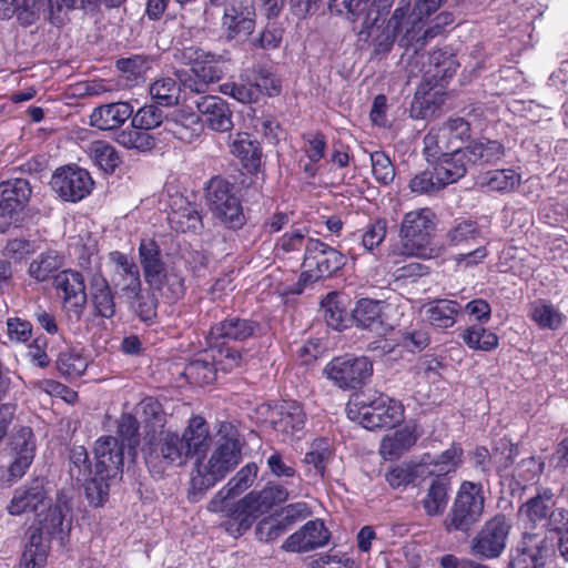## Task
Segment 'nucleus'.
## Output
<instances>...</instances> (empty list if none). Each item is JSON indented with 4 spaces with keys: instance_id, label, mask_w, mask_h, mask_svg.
Instances as JSON below:
<instances>
[{
    "instance_id": "nucleus-1",
    "label": "nucleus",
    "mask_w": 568,
    "mask_h": 568,
    "mask_svg": "<svg viewBox=\"0 0 568 568\" xmlns=\"http://www.w3.org/2000/svg\"><path fill=\"white\" fill-rule=\"evenodd\" d=\"M141 407L146 429L142 453L152 476L162 477L169 467L183 466L211 446L210 427L203 417H192L182 435H179L163 430L165 414L159 403L149 398L141 403Z\"/></svg>"
},
{
    "instance_id": "nucleus-2",
    "label": "nucleus",
    "mask_w": 568,
    "mask_h": 568,
    "mask_svg": "<svg viewBox=\"0 0 568 568\" xmlns=\"http://www.w3.org/2000/svg\"><path fill=\"white\" fill-rule=\"evenodd\" d=\"M428 17L417 4L412 7L410 0H399L385 26H379L378 20L373 29L379 30L373 38L374 52L386 54L397 41L400 47L417 53L434 38L433 30L425 29Z\"/></svg>"
},
{
    "instance_id": "nucleus-3",
    "label": "nucleus",
    "mask_w": 568,
    "mask_h": 568,
    "mask_svg": "<svg viewBox=\"0 0 568 568\" xmlns=\"http://www.w3.org/2000/svg\"><path fill=\"white\" fill-rule=\"evenodd\" d=\"M242 452L239 439L233 436L219 438L207 459L197 460L192 473L187 498L197 503L204 493L222 480L241 462Z\"/></svg>"
},
{
    "instance_id": "nucleus-4",
    "label": "nucleus",
    "mask_w": 568,
    "mask_h": 568,
    "mask_svg": "<svg viewBox=\"0 0 568 568\" xmlns=\"http://www.w3.org/2000/svg\"><path fill=\"white\" fill-rule=\"evenodd\" d=\"M287 498V489L276 483H268L263 489L248 493L229 509L225 530L235 538L242 536L260 517Z\"/></svg>"
},
{
    "instance_id": "nucleus-5",
    "label": "nucleus",
    "mask_w": 568,
    "mask_h": 568,
    "mask_svg": "<svg viewBox=\"0 0 568 568\" xmlns=\"http://www.w3.org/2000/svg\"><path fill=\"white\" fill-rule=\"evenodd\" d=\"M139 262L146 284L153 291L162 292L171 300L184 295V280L179 274L168 272L160 246L154 240H142L139 245Z\"/></svg>"
},
{
    "instance_id": "nucleus-6",
    "label": "nucleus",
    "mask_w": 568,
    "mask_h": 568,
    "mask_svg": "<svg viewBox=\"0 0 568 568\" xmlns=\"http://www.w3.org/2000/svg\"><path fill=\"white\" fill-rule=\"evenodd\" d=\"M434 213L429 209H420L404 215L400 224V254L420 258L438 256V250L432 245V233L435 230Z\"/></svg>"
},
{
    "instance_id": "nucleus-7",
    "label": "nucleus",
    "mask_w": 568,
    "mask_h": 568,
    "mask_svg": "<svg viewBox=\"0 0 568 568\" xmlns=\"http://www.w3.org/2000/svg\"><path fill=\"white\" fill-rule=\"evenodd\" d=\"M346 412L349 419L357 420L369 430L394 427L404 417L403 406L395 399L382 394L369 402L357 397L348 403Z\"/></svg>"
},
{
    "instance_id": "nucleus-8",
    "label": "nucleus",
    "mask_w": 568,
    "mask_h": 568,
    "mask_svg": "<svg viewBox=\"0 0 568 568\" xmlns=\"http://www.w3.org/2000/svg\"><path fill=\"white\" fill-rule=\"evenodd\" d=\"M484 508L483 486L473 481H463L445 519L446 530L468 532L480 520Z\"/></svg>"
},
{
    "instance_id": "nucleus-9",
    "label": "nucleus",
    "mask_w": 568,
    "mask_h": 568,
    "mask_svg": "<svg viewBox=\"0 0 568 568\" xmlns=\"http://www.w3.org/2000/svg\"><path fill=\"white\" fill-rule=\"evenodd\" d=\"M206 199L214 216L226 227L239 230L245 224V215L234 186L225 179L214 176L209 181Z\"/></svg>"
},
{
    "instance_id": "nucleus-10",
    "label": "nucleus",
    "mask_w": 568,
    "mask_h": 568,
    "mask_svg": "<svg viewBox=\"0 0 568 568\" xmlns=\"http://www.w3.org/2000/svg\"><path fill=\"white\" fill-rule=\"evenodd\" d=\"M6 452L10 457L8 481L12 484L26 475L34 459L37 438L32 428L24 425L16 426L8 436Z\"/></svg>"
},
{
    "instance_id": "nucleus-11",
    "label": "nucleus",
    "mask_w": 568,
    "mask_h": 568,
    "mask_svg": "<svg viewBox=\"0 0 568 568\" xmlns=\"http://www.w3.org/2000/svg\"><path fill=\"white\" fill-rule=\"evenodd\" d=\"M324 374L339 388L356 389L371 379L373 364L365 356H339L326 364Z\"/></svg>"
},
{
    "instance_id": "nucleus-12",
    "label": "nucleus",
    "mask_w": 568,
    "mask_h": 568,
    "mask_svg": "<svg viewBox=\"0 0 568 568\" xmlns=\"http://www.w3.org/2000/svg\"><path fill=\"white\" fill-rule=\"evenodd\" d=\"M345 264L344 255L336 248L327 245L318 239H307L305 242V253L302 274L310 281H318L329 277L341 270Z\"/></svg>"
},
{
    "instance_id": "nucleus-13",
    "label": "nucleus",
    "mask_w": 568,
    "mask_h": 568,
    "mask_svg": "<svg viewBox=\"0 0 568 568\" xmlns=\"http://www.w3.org/2000/svg\"><path fill=\"white\" fill-rule=\"evenodd\" d=\"M77 0H0V18L9 19L14 13L24 27L34 23L41 13L53 19L63 9L74 8Z\"/></svg>"
},
{
    "instance_id": "nucleus-14",
    "label": "nucleus",
    "mask_w": 568,
    "mask_h": 568,
    "mask_svg": "<svg viewBox=\"0 0 568 568\" xmlns=\"http://www.w3.org/2000/svg\"><path fill=\"white\" fill-rule=\"evenodd\" d=\"M510 529L511 525L505 516L490 518L471 539V554L485 559L498 558L506 548Z\"/></svg>"
},
{
    "instance_id": "nucleus-15",
    "label": "nucleus",
    "mask_w": 568,
    "mask_h": 568,
    "mask_svg": "<svg viewBox=\"0 0 568 568\" xmlns=\"http://www.w3.org/2000/svg\"><path fill=\"white\" fill-rule=\"evenodd\" d=\"M50 184L64 201L78 202L91 193L94 182L87 170L67 165L53 173Z\"/></svg>"
},
{
    "instance_id": "nucleus-16",
    "label": "nucleus",
    "mask_w": 568,
    "mask_h": 568,
    "mask_svg": "<svg viewBox=\"0 0 568 568\" xmlns=\"http://www.w3.org/2000/svg\"><path fill=\"white\" fill-rule=\"evenodd\" d=\"M255 8L252 0H236L226 4L221 28L227 40H244L255 28Z\"/></svg>"
},
{
    "instance_id": "nucleus-17",
    "label": "nucleus",
    "mask_w": 568,
    "mask_h": 568,
    "mask_svg": "<svg viewBox=\"0 0 568 568\" xmlns=\"http://www.w3.org/2000/svg\"><path fill=\"white\" fill-rule=\"evenodd\" d=\"M554 544L544 534L525 532L518 542L510 568H545Z\"/></svg>"
},
{
    "instance_id": "nucleus-18",
    "label": "nucleus",
    "mask_w": 568,
    "mask_h": 568,
    "mask_svg": "<svg viewBox=\"0 0 568 568\" xmlns=\"http://www.w3.org/2000/svg\"><path fill=\"white\" fill-rule=\"evenodd\" d=\"M32 190L29 181L12 179L0 183V219L3 226L17 223L26 209Z\"/></svg>"
},
{
    "instance_id": "nucleus-19",
    "label": "nucleus",
    "mask_w": 568,
    "mask_h": 568,
    "mask_svg": "<svg viewBox=\"0 0 568 568\" xmlns=\"http://www.w3.org/2000/svg\"><path fill=\"white\" fill-rule=\"evenodd\" d=\"M322 0H301V3L304 6L306 12H312L317 9L318 3ZM394 3V0H369L365 1V8L363 12L352 16L351 13L338 12L332 7V1L327 0V4L329 11L337 16L344 17L351 22L359 21L362 22V27L359 30V34L366 36V38H371L372 31L377 24V21L381 20L384 16L389 13V10Z\"/></svg>"
},
{
    "instance_id": "nucleus-20",
    "label": "nucleus",
    "mask_w": 568,
    "mask_h": 568,
    "mask_svg": "<svg viewBox=\"0 0 568 568\" xmlns=\"http://www.w3.org/2000/svg\"><path fill=\"white\" fill-rule=\"evenodd\" d=\"M125 444L113 436H103L94 445V471L104 478L122 474Z\"/></svg>"
},
{
    "instance_id": "nucleus-21",
    "label": "nucleus",
    "mask_w": 568,
    "mask_h": 568,
    "mask_svg": "<svg viewBox=\"0 0 568 568\" xmlns=\"http://www.w3.org/2000/svg\"><path fill=\"white\" fill-rule=\"evenodd\" d=\"M329 540V531L320 519L308 520L298 530L290 535L282 544L287 552H308L324 547Z\"/></svg>"
},
{
    "instance_id": "nucleus-22",
    "label": "nucleus",
    "mask_w": 568,
    "mask_h": 568,
    "mask_svg": "<svg viewBox=\"0 0 568 568\" xmlns=\"http://www.w3.org/2000/svg\"><path fill=\"white\" fill-rule=\"evenodd\" d=\"M272 425L275 432L281 434L286 442L294 437L300 438L306 423V414L296 402H283L272 412Z\"/></svg>"
},
{
    "instance_id": "nucleus-23",
    "label": "nucleus",
    "mask_w": 568,
    "mask_h": 568,
    "mask_svg": "<svg viewBox=\"0 0 568 568\" xmlns=\"http://www.w3.org/2000/svg\"><path fill=\"white\" fill-rule=\"evenodd\" d=\"M48 499L42 480L36 479L29 487H22L14 490L13 497L7 509L9 514L13 516L32 511L37 517H40L48 507Z\"/></svg>"
},
{
    "instance_id": "nucleus-24",
    "label": "nucleus",
    "mask_w": 568,
    "mask_h": 568,
    "mask_svg": "<svg viewBox=\"0 0 568 568\" xmlns=\"http://www.w3.org/2000/svg\"><path fill=\"white\" fill-rule=\"evenodd\" d=\"M556 505V499L550 488H539L536 495L528 498L518 509V517L526 527H544L549 519L550 509Z\"/></svg>"
},
{
    "instance_id": "nucleus-25",
    "label": "nucleus",
    "mask_w": 568,
    "mask_h": 568,
    "mask_svg": "<svg viewBox=\"0 0 568 568\" xmlns=\"http://www.w3.org/2000/svg\"><path fill=\"white\" fill-rule=\"evenodd\" d=\"M111 261L115 264L112 275V284L125 298L136 294L142 288V281L138 265L128 255L121 252H112Z\"/></svg>"
},
{
    "instance_id": "nucleus-26",
    "label": "nucleus",
    "mask_w": 568,
    "mask_h": 568,
    "mask_svg": "<svg viewBox=\"0 0 568 568\" xmlns=\"http://www.w3.org/2000/svg\"><path fill=\"white\" fill-rule=\"evenodd\" d=\"M203 122L216 132H227L233 128L232 111L226 101L216 95H204L196 101Z\"/></svg>"
},
{
    "instance_id": "nucleus-27",
    "label": "nucleus",
    "mask_w": 568,
    "mask_h": 568,
    "mask_svg": "<svg viewBox=\"0 0 568 568\" xmlns=\"http://www.w3.org/2000/svg\"><path fill=\"white\" fill-rule=\"evenodd\" d=\"M262 332L258 322L250 318L229 317L213 325L210 329V337L215 341H245L255 337Z\"/></svg>"
},
{
    "instance_id": "nucleus-28",
    "label": "nucleus",
    "mask_w": 568,
    "mask_h": 568,
    "mask_svg": "<svg viewBox=\"0 0 568 568\" xmlns=\"http://www.w3.org/2000/svg\"><path fill=\"white\" fill-rule=\"evenodd\" d=\"M258 471V467L255 463H248L244 467H242L234 477H232L229 483L214 496V498L209 503L210 511H223L224 510V501L226 499L233 498L248 487H251L256 479Z\"/></svg>"
},
{
    "instance_id": "nucleus-29",
    "label": "nucleus",
    "mask_w": 568,
    "mask_h": 568,
    "mask_svg": "<svg viewBox=\"0 0 568 568\" xmlns=\"http://www.w3.org/2000/svg\"><path fill=\"white\" fill-rule=\"evenodd\" d=\"M57 290L63 292L65 306L80 312L87 303L84 278L81 273L72 270L62 271L54 277Z\"/></svg>"
},
{
    "instance_id": "nucleus-30",
    "label": "nucleus",
    "mask_w": 568,
    "mask_h": 568,
    "mask_svg": "<svg viewBox=\"0 0 568 568\" xmlns=\"http://www.w3.org/2000/svg\"><path fill=\"white\" fill-rule=\"evenodd\" d=\"M90 301L98 316L103 318H112L116 313V304L114 293L106 278L95 272L91 275L89 282Z\"/></svg>"
},
{
    "instance_id": "nucleus-31",
    "label": "nucleus",
    "mask_w": 568,
    "mask_h": 568,
    "mask_svg": "<svg viewBox=\"0 0 568 568\" xmlns=\"http://www.w3.org/2000/svg\"><path fill=\"white\" fill-rule=\"evenodd\" d=\"M133 113L128 102H114L95 108L90 115L91 125L100 130L120 128Z\"/></svg>"
},
{
    "instance_id": "nucleus-32",
    "label": "nucleus",
    "mask_w": 568,
    "mask_h": 568,
    "mask_svg": "<svg viewBox=\"0 0 568 568\" xmlns=\"http://www.w3.org/2000/svg\"><path fill=\"white\" fill-rule=\"evenodd\" d=\"M352 320L364 329H368L374 334L382 336L387 332V325L382 317V302L361 298L352 311Z\"/></svg>"
},
{
    "instance_id": "nucleus-33",
    "label": "nucleus",
    "mask_w": 568,
    "mask_h": 568,
    "mask_svg": "<svg viewBox=\"0 0 568 568\" xmlns=\"http://www.w3.org/2000/svg\"><path fill=\"white\" fill-rule=\"evenodd\" d=\"M183 55L189 62L195 64L191 71L197 72L199 77H201L207 85L221 80L223 71L220 67L214 64L221 59L220 55L217 57L214 53L204 52L202 49L193 47L184 49Z\"/></svg>"
},
{
    "instance_id": "nucleus-34",
    "label": "nucleus",
    "mask_w": 568,
    "mask_h": 568,
    "mask_svg": "<svg viewBox=\"0 0 568 568\" xmlns=\"http://www.w3.org/2000/svg\"><path fill=\"white\" fill-rule=\"evenodd\" d=\"M467 155L465 149L456 148L434 163L437 174L443 178L446 185L457 182L466 174L470 168Z\"/></svg>"
},
{
    "instance_id": "nucleus-35",
    "label": "nucleus",
    "mask_w": 568,
    "mask_h": 568,
    "mask_svg": "<svg viewBox=\"0 0 568 568\" xmlns=\"http://www.w3.org/2000/svg\"><path fill=\"white\" fill-rule=\"evenodd\" d=\"M180 205L172 207L168 214V221L171 227L178 232L197 233L202 230V215L197 210V205L180 199Z\"/></svg>"
},
{
    "instance_id": "nucleus-36",
    "label": "nucleus",
    "mask_w": 568,
    "mask_h": 568,
    "mask_svg": "<svg viewBox=\"0 0 568 568\" xmlns=\"http://www.w3.org/2000/svg\"><path fill=\"white\" fill-rule=\"evenodd\" d=\"M462 305L454 300L439 298L426 306V316L430 325L438 328H449L457 322Z\"/></svg>"
},
{
    "instance_id": "nucleus-37",
    "label": "nucleus",
    "mask_w": 568,
    "mask_h": 568,
    "mask_svg": "<svg viewBox=\"0 0 568 568\" xmlns=\"http://www.w3.org/2000/svg\"><path fill=\"white\" fill-rule=\"evenodd\" d=\"M458 62L446 51L436 50L429 54V67L425 73L426 81L430 84L443 87L447 79L457 71Z\"/></svg>"
},
{
    "instance_id": "nucleus-38",
    "label": "nucleus",
    "mask_w": 568,
    "mask_h": 568,
    "mask_svg": "<svg viewBox=\"0 0 568 568\" xmlns=\"http://www.w3.org/2000/svg\"><path fill=\"white\" fill-rule=\"evenodd\" d=\"M529 317L541 329H558L566 316L548 300H536L529 304Z\"/></svg>"
},
{
    "instance_id": "nucleus-39",
    "label": "nucleus",
    "mask_w": 568,
    "mask_h": 568,
    "mask_svg": "<svg viewBox=\"0 0 568 568\" xmlns=\"http://www.w3.org/2000/svg\"><path fill=\"white\" fill-rule=\"evenodd\" d=\"M449 481L446 477L436 476L422 500L427 516L435 517L444 514L448 503Z\"/></svg>"
},
{
    "instance_id": "nucleus-40",
    "label": "nucleus",
    "mask_w": 568,
    "mask_h": 568,
    "mask_svg": "<svg viewBox=\"0 0 568 568\" xmlns=\"http://www.w3.org/2000/svg\"><path fill=\"white\" fill-rule=\"evenodd\" d=\"M417 436L408 427L385 436L381 442L379 453L385 459H396L415 445Z\"/></svg>"
},
{
    "instance_id": "nucleus-41",
    "label": "nucleus",
    "mask_w": 568,
    "mask_h": 568,
    "mask_svg": "<svg viewBox=\"0 0 568 568\" xmlns=\"http://www.w3.org/2000/svg\"><path fill=\"white\" fill-rule=\"evenodd\" d=\"M464 149L470 166L495 164L504 155V146L498 141H476Z\"/></svg>"
},
{
    "instance_id": "nucleus-42",
    "label": "nucleus",
    "mask_w": 568,
    "mask_h": 568,
    "mask_svg": "<svg viewBox=\"0 0 568 568\" xmlns=\"http://www.w3.org/2000/svg\"><path fill=\"white\" fill-rule=\"evenodd\" d=\"M169 131L179 140L191 143L202 132L203 123L195 113L179 112L168 123Z\"/></svg>"
},
{
    "instance_id": "nucleus-43",
    "label": "nucleus",
    "mask_w": 568,
    "mask_h": 568,
    "mask_svg": "<svg viewBox=\"0 0 568 568\" xmlns=\"http://www.w3.org/2000/svg\"><path fill=\"white\" fill-rule=\"evenodd\" d=\"M149 94L158 105L174 106L180 102L181 84L174 78L162 77L150 84Z\"/></svg>"
},
{
    "instance_id": "nucleus-44",
    "label": "nucleus",
    "mask_w": 568,
    "mask_h": 568,
    "mask_svg": "<svg viewBox=\"0 0 568 568\" xmlns=\"http://www.w3.org/2000/svg\"><path fill=\"white\" fill-rule=\"evenodd\" d=\"M49 536L34 530L29 538L22 554V562L26 568H41L49 554Z\"/></svg>"
},
{
    "instance_id": "nucleus-45",
    "label": "nucleus",
    "mask_w": 568,
    "mask_h": 568,
    "mask_svg": "<svg viewBox=\"0 0 568 568\" xmlns=\"http://www.w3.org/2000/svg\"><path fill=\"white\" fill-rule=\"evenodd\" d=\"M151 290L141 288L139 293L126 297L131 311L149 325L154 323L158 315V298Z\"/></svg>"
},
{
    "instance_id": "nucleus-46",
    "label": "nucleus",
    "mask_w": 568,
    "mask_h": 568,
    "mask_svg": "<svg viewBox=\"0 0 568 568\" xmlns=\"http://www.w3.org/2000/svg\"><path fill=\"white\" fill-rule=\"evenodd\" d=\"M463 342L471 349L490 352L498 346V336L480 324L468 326L460 331Z\"/></svg>"
},
{
    "instance_id": "nucleus-47",
    "label": "nucleus",
    "mask_w": 568,
    "mask_h": 568,
    "mask_svg": "<svg viewBox=\"0 0 568 568\" xmlns=\"http://www.w3.org/2000/svg\"><path fill=\"white\" fill-rule=\"evenodd\" d=\"M63 265V257L57 251H47L37 256L29 265V275L43 282L49 280Z\"/></svg>"
},
{
    "instance_id": "nucleus-48",
    "label": "nucleus",
    "mask_w": 568,
    "mask_h": 568,
    "mask_svg": "<svg viewBox=\"0 0 568 568\" xmlns=\"http://www.w3.org/2000/svg\"><path fill=\"white\" fill-rule=\"evenodd\" d=\"M183 374L190 383L203 386L212 384L216 379L217 368L211 359V356L205 354L204 357L191 361L185 366Z\"/></svg>"
},
{
    "instance_id": "nucleus-49",
    "label": "nucleus",
    "mask_w": 568,
    "mask_h": 568,
    "mask_svg": "<svg viewBox=\"0 0 568 568\" xmlns=\"http://www.w3.org/2000/svg\"><path fill=\"white\" fill-rule=\"evenodd\" d=\"M322 311L326 324L336 331L348 327V323L352 321L336 293H328L322 301Z\"/></svg>"
},
{
    "instance_id": "nucleus-50",
    "label": "nucleus",
    "mask_w": 568,
    "mask_h": 568,
    "mask_svg": "<svg viewBox=\"0 0 568 568\" xmlns=\"http://www.w3.org/2000/svg\"><path fill=\"white\" fill-rule=\"evenodd\" d=\"M424 155L429 163H435L438 159L444 156L446 152L454 150V145L450 140L443 133V130L433 128L424 136Z\"/></svg>"
},
{
    "instance_id": "nucleus-51",
    "label": "nucleus",
    "mask_w": 568,
    "mask_h": 568,
    "mask_svg": "<svg viewBox=\"0 0 568 568\" xmlns=\"http://www.w3.org/2000/svg\"><path fill=\"white\" fill-rule=\"evenodd\" d=\"M55 365L62 376L72 381L83 375L88 359L75 349H65L59 354Z\"/></svg>"
},
{
    "instance_id": "nucleus-52",
    "label": "nucleus",
    "mask_w": 568,
    "mask_h": 568,
    "mask_svg": "<svg viewBox=\"0 0 568 568\" xmlns=\"http://www.w3.org/2000/svg\"><path fill=\"white\" fill-rule=\"evenodd\" d=\"M89 155L104 172L112 173L121 160L115 149L108 142L98 140L89 146Z\"/></svg>"
},
{
    "instance_id": "nucleus-53",
    "label": "nucleus",
    "mask_w": 568,
    "mask_h": 568,
    "mask_svg": "<svg viewBox=\"0 0 568 568\" xmlns=\"http://www.w3.org/2000/svg\"><path fill=\"white\" fill-rule=\"evenodd\" d=\"M333 452L329 443L320 438L312 443L310 450L305 454L303 462L307 466H313L317 476L323 478L325 476L326 466L332 459Z\"/></svg>"
},
{
    "instance_id": "nucleus-54",
    "label": "nucleus",
    "mask_w": 568,
    "mask_h": 568,
    "mask_svg": "<svg viewBox=\"0 0 568 568\" xmlns=\"http://www.w3.org/2000/svg\"><path fill=\"white\" fill-rule=\"evenodd\" d=\"M446 185L443 178L437 174V168L433 165L417 173L409 181V189L416 194H433L443 190Z\"/></svg>"
},
{
    "instance_id": "nucleus-55",
    "label": "nucleus",
    "mask_w": 568,
    "mask_h": 568,
    "mask_svg": "<svg viewBox=\"0 0 568 568\" xmlns=\"http://www.w3.org/2000/svg\"><path fill=\"white\" fill-rule=\"evenodd\" d=\"M230 150L233 155L250 162L252 165L260 161L262 154L257 141L252 140L247 133H237L234 138H231Z\"/></svg>"
},
{
    "instance_id": "nucleus-56",
    "label": "nucleus",
    "mask_w": 568,
    "mask_h": 568,
    "mask_svg": "<svg viewBox=\"0 0 568 568\" xmlns=\"http://www.w3.org/2000/svg\"><path fill=\"white\" fill-rule=\"evenodd\" d=\"M116 142L126 149H135L140 152L150 151L155 144L154 138L148 131L134 126L121 131Z\"/></svg>"
},
{
    "instance_id": "nucleus-57",
    "label": "nucleus",
    "mask_w": 568,
    "mask_h": 568,
    "mask_svg": "<svg viewBox=\"0 0 568 568\" xmlns=\"http://www.w3.org/2000/svg\"><path fill=\"white\" fill-rule=\"evenodd\" d=\"M38 531L51 537L63 531L64 514L60 505L51 506L48 499V507L42 516L38 517Z\"/></svg>"
},
{
    "instance_id": "nucleus-58",
    "label": "nucleus",
    "mask_w": 568,
    "mask_h": 568,
    "mask_svg": "<svg viewBox=\"0 0 568 568\" xmlns=\"http://www.w3.org/2000/svg\"><path fill=\"white\" fill-rule=\"evenodd\" d=\"M92 470L89 455L83 446H74L70 452V475L78 481H87Z\"/></svg>"
},
{
    "instance_id": "nucleus-59",
    "label": "nucleus",
    "mask_w": 568,
    "mask_h": 568,
    "mask_svg": "<svg viewBox=\"0 0 568 568\" xmlns=\"http://www.w3.org/2000/svg\"><path fill=\"white\" fill-rule=\"evenodd\" d=\"M288 530V526L282 518L265 517L255 527L256 539L263 542H272Z\"/></svg>"
},
{
    "instance_id": "nucleus-60",
    "label": "nucleus",
    "mask_w": 568,
    "mask_h": 568,
    "mask_svg": "<svg viewBox=\"0 0 568 568\" xmlns=\"http://www.w3.org/2000/svg\"><path fill=\"white\" fill-rule=\"evenodd\" d=\"M463 449L457 444H452L449 448L444 450L434 462L430 464L434 465L436 471H438L437 476L446 477L449 473L456 471V469L462 464Z\"/></svg>"
},
{
    "instance_id": "nucleus-61",
    "label": "nucleus",
    "mask_w": 568,
    "mask_h": 568,
    "mask_svg": "<svg viewBox=\"0 0 568 568\" xmlns=\"http://www.w3.org/2000/svg\"><path fill=\"white\" fill-rule=\"evenodd\" d=\"M372 172L374 178L382 184H389L395 178V168L385 152L375 151L371 153Z\"/></svg>"
},
{
    "instance_id": "nucleus-62",
    "label": "nucleus",
    "mask_w": 568,
    "mask_h": 568,
    "mask_svg": "<svg viewBox=\"0 0 568 568\" xmlns=\"http://www.w3.org/2000/svg\"><path fill=\"white\" fill-rule=\"evenodd\" d=\"M487 185L493 191L507 192L520 183V175L514 170H495L488 173Z\"/></svg>"
},
{
    "instance_id": "nucleus-63",
    "label": "nucleus",
    "mask_w": 568,
    "mask_h": 568,
    "mask_svg": "<svg viewBox=\"0 0 568 568\" xmlns=\"http://www.w3.org/2000/svg\"><path fill=\"white\" fill-rule=\"evenodd\" d=\"M116 68L123 73L128 81L138 82L143 78L150 65L145 58L141 55H134L131 58L118 60Z\"/></svg>"
},
{
    "instance_id": "nucleus-64",
    "label": "nucleus",
    "mask_w": 568,
    "mask_h": 568,
    "mask_svg": "<svg viewBox=\"0 0 568 568\" xmlns=\"http://www.w3.org/2000/svg\"><path fill=\"white\" fill-rule=\"evenodd\" d=\"M480 233L477 222L462 220L457 222L447 233L450 245H460L469 240L476 239Z\"/></svg>"
}]
</instances>
